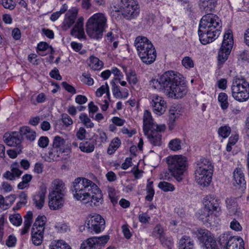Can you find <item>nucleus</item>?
Instances as JSON below:
<instances>
[{
  "instance_id": "1",
  "label": "nucleus",
  "mask_w": 249,
  "mask_h": 249,
  "mask_svg": "<svg viewBox=\"0 0 249 249\" xmlns=\"http://www.w3.org/2000/svg\"><path fill=\"white\" fill-rule=\"evenodd\" d=\"M150 85L155 89H164L168 97L175 99L183 97L187 91L184 77L173 71L164 72L159 79H152Z\"/></svg>"
},
{
  "instance_id": "2",
  "label": "nucleus",
  "mask_w": 249,
  "mask_h": 249,
  "mask_svg": "<svg viewBox=\"0 0 249 249\" xmlns=\"http://www.w3.org/2000/svg\"><path fill=\"white\" fill-rule=\"evenodd\" d=\"M74 197L90 206H99L103 201L102 194L97 185L84 178H77L73 182Z\"/></svg>"
},
{
  "instance_id": "3",
  "label": "nucleus",
  "mask_w": 249,
  "mask_h": 249,
  "mask_svg": "<svg viewBox=\"0 0 249 249\" xmlns=\"http://www.w3.org/2000/svg\"><path fill=\"white\" fill-rule=\"evenodd\" d=\"M221 27V20L216 15L207 14L203 16L198 31L201 43L206 45L214 41L219 36Z\"/></svg>"
},
{
  "instance_id": "4",
  "label": "nucleus",
  "mask_w": 249,
  "mask_h": 249,
  "mask_svg": "<svg viewBox=\"0 0 249 249\" xmlns=\"http://www.w3.org/2000/svg\"><path fill=\"white\" fill-rule=\"evenodd\" d=\"M138 54L142 62L146 65L152 64L156 60L157 53L151 41L143 36H137L134 42Z\"/></svg>"
},
{
  "instance_id": "5",
  "label": "nucleus",
  "mask_w": 249,
  "mask_h": 249,
  "mask_svg": "<svg viewBox=\"0 0 249 249\" xmlns=\"http://www.w3.org/2000/svg\"><path fill=\"white\" fill-rule=\"evenodd\" d=\"M107 18L105 14L98 13L90 17L86 23V32L89 36L98 40L103 36L107 26Z\"/></svg>"
},
{
  "instance_id": "6",
  "label": "nucleus",
  "mask_w": 249,
  "mask_h": 249,
  "mask_svg": "<svg viewBox=\"0 0 249 249\" xmlns=\"http://www.w3.org/2000/svg\"><path fill=\"white\" fill-rule=\"evenodd\" d=\"M169 171L178 182L183 179V176L187 170L188 163L186 157L182 155H174L167 158Z\"/></svg>"
},
{
  "instance_id": "7",
  "label": "nucleus",
  "mask_w": 249,
  "mask_h": 249,
  "mask_svg": "<svg viewBox=\"0 0 249 249\" xmlns=\"http://www.w3.org/2000/svg\"><path fill=\"white\" fill-rule=\"evenodd\" d=\"M231 90L232 97L238 101L244 102L249 98V83L242 76L233 78Z\"/></svg>"
},
{
  "instance_id": "8",
  "label": "nucleus",
  "mask_w": 249,
  "mask_h": 249,
  "mask_svg": "<svg viewBox=\"0 0 249 249\" xmlns=\"http://www.w3.org/2000/svg\"><path fill=\"white\" fill-rule=\"evenodd\" d=\"M119 6L122 16L126 19H134L140 14V6L136 0H121Z\"/></svg>"
},
{
  "instance_id": "9",
  "label": "nucleus",
  "mask_w": 249,
  "mask_h": 249,
  "mask_svg": "<svg viewBox=\"0 0 249 249\" xmlns=\"http://www.w3.org/2000/svg\"><path fill=\"white\" fill-rule=\"evenodd\" d=\"M233 44L232 32L229 30L223 37L222 45L218 52V61L219 64H223L228 59Z\"/></svg>"
},
{
  "instance_id": "10",
  "label": "nucleus",
  "mask_w": 249,
  "mask_h": 249,
  "mask_svg": "<svg viewBox=\"0 0 249 249\" xmlns=\"http://www.w3.org/2000/svg\"><path fill=\"white\" fill-rule=\"evenodd\" d=\"M219 241L221 245L226 246V249H245L244 241L240 237L229 236L224 233L220 236Z\"/></svg>"
},
{
  "instance_id": "11",
  "label": "nucleus",
  "mask_w": 249,
  "mask_h": 249,
  "mask_svg": "<svg viewBox=\"0 0 249 249\" xmlns=\"http://www.w3.org/2000/svg\"><path fill=\"white\" fill-rule=\"evenodd\" d=\"M109 239L108 235L89 238L81 244L80 249H101Z\"/></svg>"
},
{
  "instance_id": "12",
  "label": "nucleus",
  "mask_w": 249,
  "mask_h": 249,
  "mask_svg": "<svg viewBox=\"0 0 249 249\" xmlns=\"http://www.w3.org/2000/svg\"><path fill=\"white\" fill-rule=\"evenodd\" d=\"M88 221L86 222V226L91 231L98 233L104 230L105 227V221L102 216L98 214L94 213L90 215L88 218Z\"/></svg>"
},
{
  "instance_id": "13",
  "label": "nucleus",
  "mask_w": 249,
  "mask_h": 249,
  "mask_svg": "<svg viewBox=\"0 0 249 249\" xmlns=\"http://www.w3.org/2000/svg\"><path fill=\"white\" fill-rule=\"evenodd\" d=\"M166 129L165 124H160L153 128L148 130L147 134H144L147 136L151 144L155 146H160L161 143V132H164Z\"/></svg>"
},
{
  "instance_id": "14",
  "label": "nucleus",
  "mask_w": 249,
  "mask_h": 249,
  "mask_svg": "<svg viewBox=\"0 0 249 249\" xmlns=\"http://www.w3.org/2000/svg\"><path fill=\"white\" fill-rule=\"evenodd\" d=\"M213 170H195V178L196 182L203 186L209 185L212 180V177Z\"/></svg>"
},
{
  "instance_id": "15",
  "label": "nucleus",
  "mask_w": 249,
  "mask_h": 249,
  "mask_svg": "<svg viewBox=\"0 0 249 249\" xmlns=\"http://www.w3.org/2000/svg\"><path fill=\"white\" fill-rule=\"evenodd\" d=\"M151 100V104L153 112L158 116L163 114L166 108V103L163 98L158 94H153Z\"/></svg>"
},
{
  "instance_id": "16",
  "label": "nucleus",
  "mask_w": 249,
  "mask_h": 249,
  "mask_svg": "<svg viewBox=\"0 0 249 249\" xmlns=\"http://www.w3.org/2000/svg\"><path fill=\"white\" fill-rule=\"evenodd\" d=\"M65 195L55 194L54 192H50L49 194V206L51 210H56L61 209L64 204Z\"/></svg>"
},
{
  "instance_id": "17",
  "label": "nucleus",
  "mask_w": 249,
  "mask_h": 249,
  "mask_svg": "<svg viewBox=\"0 0 249 249\" xmlns=\"http://www.w3.org/2000/svg\"><path fill=\"white\" fill-rule=\"evenodd\" d=\"M78 11V9L76 7H72L68 11L63 22V30H67L73 24L75 21Z\"/></svg>"
},
{
  "instance_id": "18",
  "label": "nucleus",
  "mask_w": 249,
  "mask_h": 249,
  "mask_svg": "<svg viewBox=\"0 0 249 249\" xmlns=\"http://www.w3.org/2000/svg\"><path fill=\"white\" fill-rule=\"evenodd\" d=\"M197 217L204 223H209L210 225L215 223V215L205 207L199 211Z\"/></svg>"
},
{
  "instance_id": "19",
  "label": "nucleus",
  "mask_w": 249,
  "mask_h": 249,
  "mask_svg": "<svg viewBox=\"0 0 249 249\" xmlns=\"http://www.w3.org/2000/svg\"><path fill=\"white\" fill-rule=\"evenodd\" d=\"M18 162L12 163L10 166L11 171H7L2 175L3 178L9 180H14L16 178L19 177L22 173V171L19 169Z\"/></svg>"
},
{
  "instance_id": "20",
  "label": "nucleus",
  "mask_w": 249,
  "mask_h": 249,
  "mask_svg": "<svg viewBox=\"0 0 249 249\" xmlns=\"http://www.w3.org/2000/svg\"><path fill=\"white\" fill-rule=\"evenodd\" d=\"M52 146L62 151L64 153H66L67 155L71 152V148L69 145L66 144V140L58 136L54 137Z\"/></svg>"
},
{
  "instance_id": "21",
  "label": "nucleus",
  "mask_w": 249,
  "mask_h": 249,
  "mask_svg": "<svg viewBox=\"0 0 249 249\" xmlns=\"http://www.w3.org/2000/svg\"><path fill=\"white\" fill-rule=\"evenodd\" d=\"M143 129L144 134H147L148 130L153 128L155 129L157 126L160 125L154 123L150 112L147 110L144 111L143 114Z\"/></svg>"
},
{
  "instance_id": "22",
  "label": "nucleus",
  "mask_w": 249,
  "mask_h": 249,
  "mask_svg": "<svg viewBox=\"0 0 249 249\" xmlns=\"http://www.w3.org/2000/svg\"><path fill=\"white\" fill-rule=\"evenodd\" d=\"M84 18H79L76 22L74 27L71 31V35L79 38L85 37V33L83 29Z\"/></svg>"
},
{
  "instance_id": "23",
  "label": "nucleus",
  "mask_w": 249,
  "mask_h": 249,
  "mask_svg": "<svg viewBox=\"0 0 249 249\" xmlns=\"http://www.w3.org/2000/svg\"><path fill=\"white\" fill-rule=\"evenodd\" d=\"M213 170V166L212 162L208 159L201 157L197 160L196 162L195 170Z\"/></svg>"
},
{
  "instance_id": "24",
  "label": "nucleus",
  "mask_w": 249,
  "mask_h": 249,
  "mask_svg": "<svg viewBox=\"0 0 249 249\" xmlns=\"http://www.w3.org/2000/svg\"><path fill=\"white\" fill-rule=\"evenodd\" d=\"M46 193V188L41 187L38 193L34 196V204L38 209H41L44 205Z\"/></svg>"
},
{
  "instance_id": "25",
  "label": "nucleus",
  "mask_w": 249,
  "mask_h": 249,
  "mask_svg": "<svg viewBox=\"0 0 249 249\" xmlns=\"http://www.w3.org/2000/svg\"><path fill=\"white\" fill-rule=\"evenodd\" d=\"M63 153H64V152H62V151L52 146L50 149L48 155L45 160L49 162L58 161L60 160Z\"/></svg>"
},
{
  "instance_id": "26",
  "label": "nucleus",
  "mask_w": 249,
  "mask_h": 249,
  "mask_svg": "<svg viewBox=\"0 0 249 249\" xmlns=\"http://www.w3.org/2000/svg\"><path fill=\"white\" fill-rule=\"evenodd\" d=\"M216 0H200L199 7L206 13L212 12L216 6Z\"/></svg>"
},
{
  "instance_id": "27",
  "label": "nucleus",
  "mask_w": 249,
  "mask_h": 249,
  "mask_svg": "<svg viewBox=\"0 0 249 249\" xmlns=\"http://www.w3.org/2000/svg\"><path fill=\"white\" fill-rule=\"evenodd\" d=\"M4 142L10 146L18 147L21 148L20 143L21 142L20 139L19 138L18 134L14 132L12 135H9L7 137L4 136Z\"/></svg>"
},
{
  "instance_id": "28",
  "label": "nucleus",
  "mask_w": 249,
  "mask_h": 249,
  "mask_svg": "<svg viewBox=\"0 0 249 249\" xmlns=\"http://www.w3.org/2000/svg\"><path fill=\"white\" fill-rule=\"evenodd\" d=\"M233 177L237 185L242 187L246 185L244 174L241 168H236L234 170Z\"/></svg>"
},
{
  "instance_id": "29",
  "label": "nucleus",
  "mask_w": 249,
  "mask_h": 249,
  "mask_svg": "<svg viewBox=\"0 0 249 249\" xmlns=\"http://www.w3.org/2000/svg\"><path fill=\"white\" fill-rule=\"evenodd\" d=\"M194 241L188 236L184 235L179 242L178 249H194Z\"/></svg>"
},
{
  "instance_id": "30",
  "label": "nucleus",
  "mask_w": 249,
  "mask_h": 249,
  "mask_svg": "<svg viewBox=\"0 0 249 249\" xmlns=\"http://www.w3.org/2000/svg\"><path fill=\"white\" fill-rule=\"evenodd\" d=\"M52 192L55 194L64 195L65 190V184L63 181L59 179L54 180L52 183Z\"/></svg>"
},
{
  "instance_id": "31",
  "label": "nucleus",
  "mask_w": 249,
  "mask_h": 249,
  "mask_svg": "<svg viewBox=\"0 0 249 249\" xmlns=\"http://www.w3.org/2000/svg\"><path fill=\"white\" fill-rule=\"evenodd\" d=\"M196 234L198 240L203 244L205 243V241H208V239L209 238L213 237L211 233L206 229H198Z\"/></svg>"
},
{
  "instance_id": "32",
  "label": "nucleus",
  "mask_w": 249,
  "mask_h": 249,
  "mask_svg": "<svg viewBox=\"0 0 249 249\" xmlns=\"http://www.w3.org/2000/svg\"><path fill=\"white\" fill-rule=\"evenodd\" d=\"M205 207L213 213L214 211L218 212L220 210L218 200L213 197H211L207 201L204 202Z\"/></svg>"
},
{
  "instance_id": "33",
  "label": "nucleus",
  "mask_w": 249,
  "mask_h": 249,
  "mask_svg": "<svg viewBox=\"0 0 249 249\" xmlns=\"http://www.w3.org/2000/svg\"><path fill=\"white\" fill-rule=\"evenodd\" d=\"M20 134L29 141H33L36 137V133L28 126H24L20 129Z\"/></svg>"
},
{
  "instance_id": "34",
  "label": "nucleus",
  "mask_w": 249,
  "mask_h": 249,
  "mask_svg": "<svg viewBox=\"0 0 249 249\" xmlns=\"http://www.w3.org/2000/svg\"><path fill=\"white\" fill-rule=\"evenodd\" d=\"M47 221L45 216H38L36 219L32 228L38 230L40 232H44V226Z\"/></svg>"
},
{
  "instance_id": "35",
  "label": "nucleus",
  "mask_w": 249,
  "mask_h": 249,
  "mask_svg": "<svg viewBox=\"0 0 249 249\" xmlns=\"http://www.w3.org/2000/svg\"><path fill=\"white\" fill-rule=\"evenodd\" d=\"M44 232H40L35 228L32 229V239L33 243L36 246L40 245L42 241Z\"/></svg>"
},
{
  "instance_id": "36",
  "label": "nucleus",
  "mask_w": 249,
  "mask_h": 249,
  "mask_svg": "<svg viewBox=\"0 0 249 249\" xmlns=\"http://www.w3.org/2000/svg\"><path fill=\"white\" fill-rule=\"evenodd\" d=\"M33 213L31 212H28L24 216L25 221L24 222V227L21 230V234L26 233L30 228L32 223Z\"/></svg>"
},
{
  "instance_id": "37",
  "label": "nucleus",
  "mask_w": 249,
  "mask_h": 249,
  "mask_svg": "<svg viewBox=\"0 0 249 249\" xmlns=\"http://www.w3.org/2000/svg\"><path fill=\"white\" fill-rule=\"evenodd\" d=\"M89 66L94 70H98L102 68L103 63L97 57L91 56L89 58Z\"/></svg>"
},
{
  "instance_id": "38",
  "label": "nucleus",
  "mask_w": 249,
  "mask_h": 249,
  "mask_svg": "<svg viewBox=\"0 0 249 249\" xmlns=\"http://www.w3.org/2000/svg\"><path fill=\"white\" fill-rule=\"evenodd\" d=\"M126 76L128 83L132 87L137 85L139 81V79L136 72L133 70H130L129 72L126 73Z\"/></svg>"
},
{
  "instance_id": "39",
  "label": "nucleus",
  "mask_w": 249,
  "mask_h": 249,
  "mask_svg": "<svg viewBox=\"0 0 249 249\" xmlns=\"http://www.w3.org/2000/svg\"><path fill=\"white\" fill-rule=\"evenodd\" d=\"M121 143L120 140L116 137L111 142L107 148V153L109 155L113 154L115 151L119 147Z\"/></svg>"
},
{
  "instance_id": "40",
  "label": "nucleus",
  "mask_w": 249,
  "mask_h": 249,
  "mask_svg": "<svg viewBox=\"0 0 249 249\" xmlns=\"http://www.w3.org/2000/svg\"><path fill=\"white\" fill-rule=\"evenodd\" d=\"M153 182L152 181L148 179L146 188L147 195L145 196V199L148 201H152L155 194V191L153 188Z\"/></svg>"
},
{
  "instance_id": "41",
  "label": "nucleus",
  "mask_w": 249,
  "mask_h": 249,
  "mask_svg": "<svg viewBox=\"0 0 249 249\" xmlns=\"http://www.w3.org/2000/svg\"><path fill=\"white\" fill-rule=\"evenodd\" d=\"M178 111L174 109L169 110V127L172 130L174 127V123L176 119L179 117Z\"/></svg>"
},
{
  "instance_id": "42",
  "label": "nucleus",
  "mask_w": 249,
  "mask_h": 249,
  "mask_svg": "<svg viewBox=\"0 0 249 249\" xmlns=\"http://www.w3.org/2000/svg\"><path fill=\"white\" fill-rule=\"evenodd\" d=\"M50 49L51 53H52L53 52V48L52 46H49L48 44L45 42H41L38 44L37 47V51L40 52L39 54L41 56H45L46 53H44V52Z\"/></svg>"
},
{
  "instance_id": "43",
  "label": "nucleus",
  "mask_w": 249,
  "mask_h": 249,
  "mask_svg": "<svg viewBox=\"0 0 249 249\" xmlns=\"http://www.w3.org/2000/svg\"><path fill=\"white\" fill-rule=\"evenodd\" d=\"M168 147L171 150L174 151H177L181 149V140L177 138L171 140L169 142Z\"/></svg>"
},
{
  "instance_id": "44",
  "label": "nucleus",
  "mask_w": 249,
  "mask_h": 249,
  "mask_svg": "<svg viewBox=\"0 0 249 249\" xmlns=\"http://www.w3.org/2000/svg\"><path fill=\"white\" fill-rule=\"evenodd\" d=\"M218 100L220 103L222 109H226L228 107V96L225 93H220L218 97Z\"/></svg>"
},
{
  "instance_id": "45",
  "label": "nucleus",
  "mask_w": 249,
  "mask_h": 249,
  "mask_svg": "<svg viewBox=\"0 0 249 249\" xmlns=\"http://www.w3.org/2000/svg\"><path fill=\"white\" fill-rule=\"evenodd\" d=\"M226 203L227 208L228 209L229 212L234 213L237 210V204L235 201V199L230 197L226 199Z\"/></svg>"
},
{
  "instance_id": "46",
  "label": "nucleus",
  "mask_w": 249,
  "mask_h": 249,
  "mask_svg": "<svg viewBox=\"0 0 249 249\" xmlns=\"http://www.w3.org/2000/svg\"><path fill=\"white\" fill-rule=\"evenodd\" d=\"M32 178V176L30 174H25L22 178V181L20 182L18 185V188L19 189H23L28 186V184L30 182Z\"/></svg>"
},
{
  "instance_id": "47",
  "label": "nucleus",
  "mask_w": 249,
  "mask_h": 249,
  "mask_svg": "<svg viewBox=\"0 0 249 249\" xmlns=\"http://www.w3.org/2000/svg\"><path fill=\"white\" fill-rule=\"evenodd\" d=\"M231 128L227 125L220 127L218 130L219 135L223 138H227L231 134Z\"/></svg>"
},
{
  "instance_id": "48",
  "label": "nucleus",
  "mask_w": 249,
  "mask_h": 249,
  "mask_svg": "<svg viewBox=\"0 0 249 249\" xmlns=\"http://www.w3.org/2000/svg\"><path fill=\"white\" fill-rule=\"evenodd\" d=\"M158 187L164 192H172L175 189L172 184L166 181L160 182L158 184Z\"/></svg>"
},
{
  "instance_id": "49",
  "label": "nucleus",
  "mask_w": 249,
  "mask_h": 249,
  "mask_svg": "<svg viewBox=\"0 0 249 249\" xmlns=\"http://www.w3.org/2000/svg\"><path fill=\"white\" fill-rule=\"evenodd\" d=\"M79 119L81 122L86 126L87 128H92L94 126V124L91 122L90 118L85 113H82Z\"/></svg>"
},
{
  "instance_id": "50",
  "label": "nucleus",
  "mask_w": 249,
  "mask_h": 249,
  "mask_svg": "<svg viewBox=\"0 0 249 249\" xmlns=\"http://www.w3.org/2000/svg\"><path fill=\"white\" fill-rule=\"evenodd\" d=\"M79 148L82 151L90 153L94 151V145L92 143L86 142L84 143H81Z\"/></svg>"
},
{
  "instance_id": "51",
  "label": "nucleus",
  "mask_w": 249,
  "mask_h": 249,
  "mask_svg": "<svg viewBox=\"0 0 249 249\" xmlns=\"http://www.w3.org/2000/svg\"><path fill=\"white\" fill-rule=\"evenodd\" d=\"M50 249H71L70 246L63 240L58 241Z\"/></svg>"
},
{
  "instance_id": "52",
  "label": "nucleus",
  "mask_w": 249,
  "mask_h": 249,
  "mask_svg": "<svg viewBox=\"0 0 249 249\" xmlns=\"http://www.w3.org/2000/svg\"><path fill=\"white\" fill-rule=\"evenodd\" d=\"M208 241H205L204 244L206 249H219L218 245L213 237L208 239Z\"/></svg>"
},
{
  "instance_id": "53",
  "label": "nucleus",
  "mask_w": 249,
  "mask_h": 249,
  "mask_svg": "<svg viewBox=\"0 0 249 249\" xmlns=\"http://www.w3.org/2000/svg\"><path fill=\"white\" fill-rule=\"evenodd\" d=\"M10 222L15 226H19L22 223L21 216L19 214L11 215L9 216Z\"/></svg>"
},
{
  "instance_id": "54",
  "label": "nucleus",
  "mask_w": 249,
  "mask_h": 249,
  "mask_svg": "<svg viewBox=\"0 0 249 249\" xmlns=\"http://www.w3.org/2000/svg\"><path fill=\"white\" fill-rule=\"evenodd\" d=\"M182 64L186 69H191L194 67V61L189 56H185L183 58Z\"/></svg>"
},
{
  "instance_id": "55",
  "label": "nucleus",
  "mask_w": 249,
  "mask_h": 249,
  "mask_svg": "<svg viewBox=\"0 0 249 249\" xmlns=\"http://www.w3.org/2000/svg\"><path fill=\"white\" fill-rule=\"evenodd\" d=\"M1 4L6 9L10 10L14 9L16 7V2L13 0H1Z\"/></svg>"
},
{
  "instance_id": "56",
  "label": "nucleus",
  "mask_w": 249,
  "mask_h": 249,
  "mask_svg": "<svg viewBox=\"0 0 249 249\" xmlns=\"http://www.w3.org/2000/svg\"><path fill=\"white\" fill-rule=\"evenodd\" d=\"M110 84L112 86V92L114 97L116 98H120L121 93L119 87L116 85L113 80L111 81Z\"/></svg>"
},
{
  "instance_id": "57",
  "label": "nucleus",
  "mask_w": 249,
  "mask_h": 249,
  "mask_svg": "<svg viewBox=\"0 0 249 249\" xmlns=\"http://www.w3.org/2000/svg\"><path fill=\"white\" fill-rule=\"evenodd\" d=\"M83 79L82 81L89 86H91L93 84V79L90 77L89 73L84 72L82 74Z\"/></svg>"
},
{
  "instance_id": "58",
  "label": "nucleus",
  "mask_w": 249,
  "mask_h": 249,
  "mask_svg": "<svg viewBox=\"0 0 249 249\" xmlns=\"http://www.w3.org/2000/svg\"><path fill=\"white\" fill-rule=\"evenodd\" d=\"M161 244L166 247L168 249H171L173 245V242L170 239L166 238L165 236H161L160 239Z\"/></svg>"
},
{
  "instance_id": "59",
  "label": "nucleus",
  "mask_w": 249,
  "mask_h": 249,
  "mask_svg": "<svg viewBox=\"0 0 249 249\" xmlns=\"http://www.w3.org/2000/svg\"><path fill=\"white\" fill-rule=\"evenodd\" d=\"M230 228L232 230L237 231H241L242 230V227L240 224L239 222L235 219L231 221L230 223Z\"/></svg>"
},
{
  "instance_id": "60",
  "label": "nucleus",
  "mask_w": 249,
  "mask_h": 249,
  "mask_svg": "<svg viewBox=\"0 0 249 249\" xmlns=\"http://www.w3.org/2000/svg\"><path fill=\"white\" fill-rule=\"evenodd\" d=\"M49 142V140L48 137L45 136H41L38 140V145L41 148L46 147Z\"/></svg>"
},
{
  "instance_id": "61",
  "label": "nucleus",
  "mask_w": 249,
  "mask_h": 249,
  "mask_svg": "<svg viewBox=\"0 0 249 249\" xmlns=\"http://www.w3.org/2000/svg\"><path fill=\"white\" fill-rule=\"evenodd\" d=\"M0 190L4 193H9L12 191V186L7 182L3 181L1 185Z\"/></svg>"
},
{
  "instance_id": "62",
  "label": "nucleus",
  "mask_w": 249,
  "mask_h": 249,
  "mask_svg": "<svg viewBox=\"0 0 249 249\" xmlns=\"http://www.w3.org/2000/svg\"><path fill=\"white\" fill-rule=\"evenodd\" d=\"M108 88V85L107 83L105 85H102L101 87L98 88L96 92V95L97 97H101L104 94Z\"/></svg>"
},
{
  "instance_id": "63",
  "label": "nucleus",
  "mask_w": 249,
  "mask_h": 249,
  "mask_svg": "<svg viewBox=\"0 0 249 249\" xmlns=\"http://www.w3.org/2000/svg\"><path fill=\"white\" fill-rule=\"evenodd\" d=\"M21 148L17 147L16 150H9L7 153L10 158L15 159L21 152Z\"/></svg>"
},
{
  "instance_id": "64",
  "label": "nucleus",
  "mask_w": 249,
  "mask_h": 249,
  "mask_svg": "<svg viewBox=\"0 0 249 249\" xmlns=\"http://www.w3.org/2000/svg\"><path fill=\"white\" fill-rule=\"evenodd\" d=\"M62 121L66 126H69L73 124L71 118L67 114L62 115Z\"/></svg>"
}]
</instances>
